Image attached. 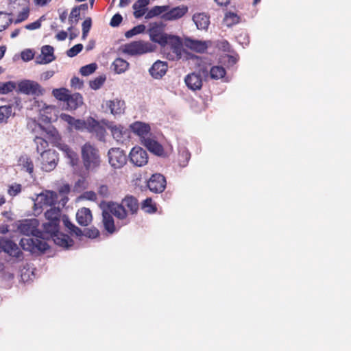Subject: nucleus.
<instances>
[{
    "label": "nucleus",
    "mask_w": 351,
    "mask_h": 351,
    "mask_svg": "<svg viewBox=\"0 0 351 351\" xmlns=\"http://www.w3.org/2000/svg\"><path fill=\"white\" fill-rule=\"evenodd\" d=\"M39 221L37 219H27L19 221L17 228L19 231L27 237L22 238L20 241V245L26 251L32 253L45 252L49 245L45 240L49 239L45 231H40L38 229Z\"/></svg>",
    "instance_id": "1"
},
{
    "label": "nucleus",
    "mask_w": 351,
    "mask_h": 351,
    "mask_svg": "<svg viewBox=\"0 0 351 351\" xmlns=\"http://www.w3.org/2000/svg\"><path fill=\"white\" fill-rule=\"evenodd\" d=\"M46 219L49 221L43 224V229L47 237L51 238L54 243L64 249H69L73 245V240L68 234L59 232L61 210L58 207H51L45 213Z\"/></svg>",
    "instance_id": "2"
},
{
    "label": "nucleus",
    "mask_w": 351,
    "mask_h": 351,
    "mask_svg": "<svg viewBox=\"0 0 351 351\" xmlns=\"http://www.w3.org/2000/svg\"><path fill=\"white\" fill-rule=\"evenodd\" d=\"M82 157L85 169L93 171L100 164L98 150L90 143L84 144L82 147Z\"/></svg>",
    "instance_id": "3"
},
{
    "label": "nucleus",
    "mask_w": 351,
    "mask_h": 351,
    "mask_svg": "<svg viewBox=\"0 0 351 351\" xmlns=\"http://www.w3.org/2000/svg\"><path fill=\"white\" fill-rule=\"evenodd\" d=\"M154 46L143 40L133 41L123 46V52L132 56H141L154 51Z\"/></svg>",
    "instance_id": "4"
},
{
    "label": "nucleus",
    "mask_w": 351,
    "mask_h": 351,
    "mask_svg": "<svg viewBox=\"0 0 351 351\" xmlns=\"http://www.w3.org/2000/svg\"><path fill=\"white\" fill-rule=\"evenodd\" d=\"M171 51L167 53V58L175 61L181 59L183 52V45L180 38L178 36L170 35L167 38V45Z\"/></svg>",
    "instance_id": "5"
},
{
    "label": "nucleus",
    "mask_w": 351,
    "mask_h": 351,
    "mask_svg": "<svg viewBox=\"0 0 351 351\" xmlns=\"http://www.w3.org/2000/svg\"><path fill=\"white\" fill-rule=\"evenodd\" d=\"M39 160L41 163V169L45 171L49 172L57 166L58 154L53 149L45 150L40 154Z\"/></svg>",
    "instance_id": "6"
},
{
    "label": "nucleus",
    "mask_w": 351,
    "mask_h": 351,
    "mask_svg": "<svg viewBox=\"0 0 351 351\" xmlns=\"http://www.w3.org/2000/svg\"><path fill=\"white\" fill-rule=\"evenodd\" d=\"M148 33L150 40L152 42L159 44L161 47H166L167 38L169 34L162 32V25L161 23H150Z\"/></svg>",
    "instance_id": "7"
},
{
    "label": "nucleus",
    "mask_w": 351,
    "mask_h": 351,
    "mask_svg": "<svg viewBox=\"0 0 351 351\" xmlns=\"http://www.w3.org/2000/svg\"><path fill=\"white\" fill-rule=\"evenodd\" d=\"M108 156L110 165L114 169H120L127 162V156L120 148H111Z\"/></svg>",
    "instance_id": "8"
},
{
    "label": "nucleus",
    "mask_w": 351,
    "mask_h": 351,
    "mask_svg": "<svg viewBox=\"0 0 351 351\" xmlns=\"http://www.w3.org/2000/svg\"><path fill=\"white\" fill-rule=\"evenodd\" d=\"M19 91L29 95H40L43 90L40 84L34 81L25 80L18 84Z\"/></svg>",
    "instance_id": "9"
},
{
    "label": "nucleus",
    "mask_w": 351,
    "mask_h": 351,
    "mask_svg": "<svg viewBox=\"0 0 351 351\" xmlns=\"http://www.w3.org/2000/svg\"><path fill=\"white\" fill-rule=\"evenodd\" d=\"M130 161L137 167L145 165L148 162L147 152L141 147H134L129 154Z\"/></svg>",
    "instance_id": "10"
},
{
    "label": "nucleus",
    "mask_w": 351,
    "mask_h": 351,
    "mask_svg": "<svg viewBox=\"0 0 351 351\" xmlns=\"http://www.w3.org/2000/svg\"><path fill=\"white\" fill-rule=\"evenodd\" d=\"M1 251L18 258L23 254L16 243L4 237H0V252Z\"/></svg>",
    "instance_id": "11"
},
{
    "label": "nucleus",
    "mask_w": 351,
    "mask_h": 351,
    "mask_svg": "<svg viewBox=\"0 0 351 351\" xmlns=\"http://www.w3.org/2000/svg\"><path fill=\"white\" fill-rule=\"evenodd\" d=\"M166 180L160 173L153 174L147 181V187L155 193H162L166 187Z\"/></svg>",
    "instance_id": "12"
},
{
    "label": "nucleus",
    "mask_w": 351,
    "mask_h": 351,
    "mask_svg": "<svg viewBox=\"0 0 351 351\" xmlns=\"http://www.w3.org/2000/svg\"><path fill=\"white\" fill-rule=\"evenodd\" d=\"M100 208H104L112 216H115L119 219H124L127 217V212L124 206L112 202H102L100 204Z\"/></svg>",
    "instance_id": "13"
},
{
    "label": "nucleus",
    "mask_w": 351,
    "mask_h": 351,
    "mask_svg": "<svg viewBox=\"0 0 351 351\" xmlns=\"http://www.w3.org/2000/svg\"><path fill=\"white\" fill-rule=\"evenodd\" d=\"M188 12L186 5H180L168 10L161 16V19L165 21L178 20L184 16Z\"/></svg>",
    "instance_id": "14"
},
{
    "label": "nucleus",
    "mask_w": 351,
    "mask_h": 351,
    "mask_svg": "<svg viewBox=\"0 0 351 351\" xmlns=\"http://www.w3.org/2000/svg\"><path fill=\"white\" fill-rule=\"evenodd\" d=\"M106 126L107 128L110 130L114 139L117 142L123 143L129 137L128 130L121 125H115L113 123H109Z\"/></svg>",
    "instance_id": "15"
},
{
    "label": "nucleus",
    "mask_w": 351,
    "mask_h": 351,
    "mask_svg": "<svg viewBox=\"0 0 351 351\" xmlns=\"http://www.w3.org/2000/svg\"><path fill=\"white\" fill-rule=\"evenodd\" d=\"M202 73H192L185 77L184 82L187 87L193 90H199L202 86Z\"/></svg>",
    "instance_id": "16"
},
{
    "label": "nucleus",
    "mask_w": 351,
    "mask_h": 351,
    "mask_svg": "<svg viewBox=\"0 0 351 351\" xmlns=\"http://www.w3.org/2000/svg\"><path fill=\"white\" fill-rule=\"evenodd\" d=\"M168 64L167 62L157 60L149 69V72L154 79H160L166 74Z\"/></svg>",
    "instance_id": "17"
},
{
    "label": "nucleus",
    "mask_w": 351,
    "mask_h": 351,
    "mask_svg": "<svg viewBox=\"0 0 351 351\" xmlns=\"http://www.w3.org/2000/svg\"><path fill=\"white\" fill-rule=\"evenodd\" d=\"M97 125V121L92 117H89L86 120L75 119L72 128L82 132L85 130L89 132V130H92Z\"/></svg>",
    "instance_id": "18"
},
{
    "label": "nucleus",
    "mask_w": 351,
    "mask_h": 351,
    "mask_svg": "<svg viewBox=\"0 0 351 351\" xmlns=\"http://www.w3.org/2000/svg\"><path fill=\"white\" fill-rule=\"evenodd\" d=\"M20 104L21 101L18 99L14 104L0 106V123H7L9 117L14 116L15 112L12 111V108L15 107L19 109Z\"/></svg>",
    "instance_id": "19"
},
{
    "label": "nucleus",
    "mask_w": 351,
    "mask_h": 351,
    "mask_svg": "<svg viewBox=\"0 0 351 351\" xmlns=\"http://www.w3.org/2000/svg\"><path fill=\"white\" fill-rule=\"evenodd\" d=\"M142 143L146 148L153 154L157 156H162L164 154L162 146L156 141L151 138H144Z\"/></svg>",
    "instance_id": "20"
},
{
    "label": "nucleus",
    "mask_w": 351,
    "mask_h": 351,
    "mask_svg": "<svg viewBox=\"0 0 351 351\" xmlns=\"http://www.w3.org/2000/svg\"><path fill=\"white\" fill-rule=\"evenodd\" d=\"M200 72L202 73L204 77L210 76L211 79L219 80L223 77L226 75V70L221 66H214L210 68L208 71L206 69H201Z\"/></svg>",
    "instance_id": "21"
},
{
    "label": "nucleus",
    "mask_w": 351,
    "mask_h": 351,
    "mask_svg": "<svg viewBox=\"0 0 351 351\" xmlns=\"http://www.w3.org/2000/svg\"><path fill=\"white\" fill-rule=\"evenodd\" d=\"M149 2V0H137L133 4L134 16L136 19H139L147 14Z\"/></svg>",
    "instance_id": "22"
},
{
    "label": "nucleus",
    "mask_w": 351,
    "mask_h": 351,
    "mask_svg": "<svg viewBox=\"0 0 351 351\" xmlns=\"http://www.w3.org/2000/svg\"><path fill=\"white\" fill-rule=\"evenodd\" d=\"M38 198L40 199V203L43 206H53L58 202V194L54 191H47L44 193H41Z\"/></svg>",
    "instance_id": "23"
},
{
    "label": "nucleus",
    "mask_w": 351,
    "mask_h": 351,
    "mask_svg": "<svg viewBox=\"0 0 351 351\" xmlns=\"http://www.w3.org/2000/svg\"><path fill=\"white\" fill-rule=\"evenodd\" d=\"M76 219L81 226H86L92 221V214L89 208H82L77 212Z\"/></svg>",
    "instance_id": "24"
},
{
    "label": "nucleus",
    "mask_w": 351,
    "mask_h": 351,
    "mask_svg": "<svg viewBox=\"0 0 351 351\" xmlns=\"http://www.w3.org/2000/svg\"><path fill=\"white\" fill-rule=\"evenodd\" d=\"M193 21L198 29L206 30L210 24L209 16L205 13H196L193 16Z\"/></svg>",
    "instance_id": "25"
},
{
    "label": "nucleus",
    "mask_w": 351,
    "mask_h": 351,
    "mask_svg": "<svg viewBox=\"0 0 351 351\" xmlns=\"http://www.w3.org/2000/svg\"><path fill=\"white\" fill-rule=\"evenodd\" d=\"M130 128L134 133L136 134L141 138H147V135L149 134L150 127L149 125L141 122H135L130 125Z\"/></svg>",
    "instance_id": "26"
},
{
    "label": "nucleus",
    "mask_w": 351,
    "mask_h": 351,
    "mask_svg": "<svg viewBox=\"0 0 351 351\" xmlns=\"http://www.w3.org/2000/svg\"><path fill=\"white\" fill-rule=\"evenodd\" d=\"M101 208L102 210V222L104 228L108 232L112 234L115 231L114 219L110 213L106 210V209L104 208Z\"/></svg>",
    "instance_id": "27"
},
{
    "label": "nucleus",
    "mask_w": 351,
    "mask_h": 351,
    "mask_svg": "<svg viewBox=\"0 0 351 351\" xmlns=\"http://www.w3.org/2000/svg\"><path fill=\"white\" fill-rule=\"evenodd\" d=\"M65 102H66L69 110H75L83 104V97L78 93L69 94Z\"/></svg>",
    "instance_id": "28"
},
{
    "label": "nucleus",
    "mask_w": 351,
    "mask_h": 351,
    "mask_svg": "<svg viewBox=\"0 0 351 351\" xmlns=\"http://www.w3.org/2000/svg\"><path fill=\"white\" fill-rule=\"evenodd\" d=\"M106 105L109 108L110 112L115 114H120L124 112L125 102L119 99H114L106 101Z\"/></svg>",
    "instance_id": "29"
},
{
    "label": "nucleus",
    "mask_w": 351,
    "mask_h": 351,
    "mask_svg": "<svg viewBox=\"0 0 351 351\" xmlns=\"http://www.w3.org/2000/svg\"><path fill=\"white\" fill-rule=\"evenodd\" d=\"M185 45L188 48L199 53L204 52L208 47L206 42L191 38H186Z\"/></svg>",
    "instance_id": "30"
},
{
    "label": "nucleus",
    "mask_w": 351,
    "mask_h": 351,
    "mask_svg": "<svg viewBox=\"0 0 351 351\" xmlns=\"http://www.w3.org/2000/svg\"><path fill=\"white\" fill-rule=\"evenodd\" d=\"M57 147L61 150L65 156L70 159V163L71 165L74 166L77 164L78 161L77 154L73 151L69 145L65 143H58Z\"/></svg>",
    "instance_id": "31"
},
{
    "label": "nucleus",
    "mask_w": 351,
    "mask_h": 351,
    "mask_svg": "<svg viewBox=\"0 0 351 351\" xmlns=\"http://www.w3.org/2000/svg\"><path fill=\"white\" fill-rule=\"evenodd\" d=\"M43 132L42 135L44 138L51 141H56L58 138V132L57 130L51 125H48L46 127L38 125Z\"/></svg>",
    "instance_id": "32"
},
{
    "label": "nucleus",
    "mask_w": 351,
    "mask_h": 351,
    "mask_svg": "<svg viewBox=\"0 0 351 351\" xmlns=\"http://www.w3.org/2000/svg\"><path fill=\"white\" fill-rule=\"evenodd\" d=\"M169 9V5H156L149 10L145 16V19H150L154 17L162 15Z\"/></svg>",
    "instance_id": "33"
},
{
    "label": "nucleus",
    "mask_w": 351,
    "mask_h": 351,
    "mask_svg": "<svg viewBox=\"0 0 351 351\" xmlns=\"http://www.w3.org/2000/svg\"><path fill=\"white\" fill-rule=\"evenodd\" d=\"M62 222L64 226L67 228L69 232L71 235H75L77 237H82V230L75 226L69 219V217L66 215H63L62 217Z\"/></svg>",
    "instance_id": "34"
},
{
    "label": "nucleus",
    "mask_w": 351,
    "mask_h": 351,
    "mask_svg": "<svg viewBox=\"0 0 351 351\" xmlns=\"http://www.w3.org/2000/svg\"><path fill=\"white\" fill-rule=\"evenodd\" d=\"M19 165L29 174L32 175L34 172V164L31 158L26 154L22 155L19 159Z\"/></svg>",
    "instance_id": "35"
},
{
    "label": "nucleus",
    "mask_w": 351,
    "mask_h": 351,
    "mask_svg": "<svg viewBox=\"0 0 351 351\" xmlns=\"http://www.w3.org/2000/svg\"><path fill=\"white\" fill-rule=\"evenodd\" d=\"M125 206L130 209L132 214H134L138 209V204L137 199L132 196H127L123 200Z\"/></svg>",
    "instance_id": "36"
},
{
    "label": "nucleus",
    "mask_w": 351,
    "mask_h": 351,
    "mask_svg": "<svg viewBox=\"0 0 351 351\" xmlns=\"http://www.w3.org/2000/svg\"><path fill=\"white\" fill-rule=\"evenodd\" d=\"M112 66H114V70L117 73H122L128 69L129 63L126 60L118 58L113 62Z\"/></svg>",
    "instance_id": "37"
},
{
    "label": "nucleus",
    "mask_w": 351,
    "mask_h": 351,
    "mask_svg": "<svg viewBox=\"0 0 351 351\" xmlns=\"http://www.w3.org/2000/svg\"><path fill=\"white\" fill-rule=\"evenodd\" d=\"M41 54L46 60H49V63L56 59L54 56V49L51 45H44L41 48Z\"/></svg>",
    "instance_id": "38"
},
{
    "label": "nucleus",
    "mask_w": 351,
    "mask_h": 351,
    "mask_svg": "<svg viewBox=\"0 0 351 351\" xmlns=\"http://www.w3.org/2000/svg\"><path fill=\"white\" fill-rule=\"evenodd\" d=\"M25 4H26V6H29V1L27 0H16L12 2H9V10H10L11 13L21 10V8L25 7Z\"/></svg>",
    "instance_id": "39"
},
{
    "label": "nucleus",
    "mask_w": 351,
    "mask_h": 351,
    "mask_svg": "<svg viewBox=\"0 0 351 351\" xmlns=\"http://www.w3.org/2000/svg\"><path fill=\"white\" fill-rule=\"evenodd\" d=\"M52 94L54 97L58 100L66 101L69 95V90L64 88H56L52 91Z\"/></svg>",
    "instance_id": "40"
},
{
    "label": "nucleus",
    "mask_w": 351,
    "mask_h": 351,
    "mask_svg": "<svg viewBox=\"0 0 351 351\" xmlns=\"http://www.w3.org/2000/svg\"><path fill=\"white\" fill-rule=\"evenodd\" d=\"M10 15V14L0 12V32L5 29L12 23V19L9 17Z\"/></svg>",
    "instance_id": "41"
},
{
    "label": "nucleus",
    "mask_w": 351,
    "mask_h": 351,
    "mask_svg": "<svg viewBox=\"0 0 351 351\" xmlns=\"http://www.w3.org/2000/svg\"><path fill=\"white\" fill-rule=\"evenodd\" d=\"M34 143L36 145L37 152H40V154L43 152L45 151V149L48 147L47 139H46L43 136H36L34 138Z\"/></svg>",
    "instance_id": "42"
},
{
    "label": "nucleus",
    "mask_w": 351,
    "mask_h": 351,
    "mask_svg": "<svg viewBox=\"0 0 351 351\" xmlns=\"http://www.w3.org/2000/svg\"><path fill=\"white\" fill-rule=\"evenodd\" d=\"M145 29H146V27L143 24L136 25V26L134 27L133 28H132L131 29L127 31L125 33V36L127 38H132V36H134L135 35H137L138 34L144 32Z\"/></svg>",
    "instance_id": "43"
},
{
    "label": "nucleus",
    "mask_w": 351,
    "mask_h": 351,
    "mask_svg": "<svg viewBox=\"0 0 351 351\" xmlns=\"http://www.w3.org/2000/svg\"><path fill=\"white\" fill-rule=\"evenodd\" d=\"M16 84L14 82H0V93L8 94L14 90Z\"/></svg>",
    "instance_id": "44"
},
{
    "label": "nucleus",
    "mask_w": 351,
    "mask_h": 351,
    "mask_svg": "<svg viewBox=\"0 0 351 351\" xmlns=\"http://www.w3.org/2000/svg\"><path fill=\"white\" fill-rule=\"evenodd\" d=\"M97 68V65L96 63H91L82 66L80 68V73L83 76H88L93 73L96 71Z\"/></svg>",
    "instance_id": "45"
},
{
    "label": "nucleus",
    "mask_w": 351,
    "mask_h": 351,
    "mask_svg": "<svg viewBox=\"0 0 351 351\" xmlns=\"http://www.w3.org/2000/svg\"><path fill=\"white\" fill-rule=\"evenodd\" d=\"M25 7L21 8V10H18L19 12L16 19L14 21L15 24L24 21L28 18L29 13V6H26V4H25Z\"/></svg>",
    "instance_id": "46"
},
{
    "label": "nucleus",
    "mask_w": 351,
    "mask_h": 351,
    "mask_svg": "<svg viewBox=\"0 0 351 351\" xmlns=\"http://www.w3.org/2000/svg\"><path fill=\"white\" fill-rule=\"evenodd\" d=\"M106 80L105 76H99L96 77L95 80H91L89 82L90 87L93 90H98L99 89L101 86L104 84Z\"/></svg>",
    "instance_id": "47"
},
{
    "label": "nucleus",
    "mask_w": 351,
    "mask_h": 351,
    "mask_svg": "<svg viewBox=\"0 0 351 351\" xmlns=\"http://www.w3.org/2000/svg\"><path fill=\"white\" fill-rule=\"evenodd\" d=\"M92 26V20L90 17L86 19L82 24V39L85 40Z\"/></svg>",
    "instance_id": "48"
},
{
    "label": "nucleus",
    "mask_w": 351,
    "mask_h": 351,
    "mask_svg": "<svg viewBox=\"0 0 351 351\" xmlns=\"http://www.w3.org/2000/svg\"><path fill=\"white\" fill-rule=\"evenodd\" d=\"M99 234V230L96 228H85L84 231H82V235L85 236L87 238L95 239L97 237Z\"/></svg>",
    "instance_id": "49"
},
{
    "label": "nucleus",
    "mask_w": 351,
    "mask_h": 351,
    "mask_svg": "<svg viewBox=\"0 0 351 351\" xmlns=\"http://www.w3.org/2000/svg\"><path fill=\"white\" fill-rule=\"evenodd\" d=\"M83 49V45L82 44H77L72 47L66 51V55L69 57L73 58L77 56Z\"/></svg>",
    "instance_id": "50"
},
{
    "label": "nucleus",
    "mask_w": 351,
    "mask_h": 351,
    "mask_svg": "<svg viewBox=\"0 0 351 351\" xmlns=\"http://www.w3.org/2000/svg\"><path fill=\"white\" fill-rule=\"evenodd\" d=\"M143 208H147L146 212L149 213H153L156 210V207L152 204L150 198H147L143 201Z\"/></svg>",
    "instance_id": "51"
},
{
    "label": "nucleus",
    "mask_w": 351,
    "mask_h": 351,
    "mask_svg": "<svg viewBox=\"0 0 351 351\" xmlns=\"http://www.w3.org/2000/svg\"><path fill=\"white\" fill-rule=\"evenodd\" d=\"M21 191V185L19 184H14L9 186L8 193L11 196H16Z\"/></svg>",
    "instance_id": "52"
},
{
    "label": "nucleus",
    "mask_w": 351,
    "mask_h": 351,
    "mask_svg": "<svg viewBox=\"0 0 351 351\" xmlns=\"http://www.w3.org/2000/svg\"><path fill=\"white\" fill-rule=\"evenodd\" d=\"M90 132H96L99 136V139L101 140L104 137L105 129L99 125L97 122V125L94 127L92 130H89Z\"/></svg>",
    "instance_id": "53"
},
{
    "label": "nucleus",
    "mask_w": 351,
    "mask_h": 351,
    "mask_svg": "<svg viewBox=\"0 0 351 351\" xmlns=\"http://www.w3.org/2000/svg\"><path fill=\"white\" fill-rule=\"evenodd\" d=\"M34 53L32 49H25L21 52V58L24 61H29L34 58Z\"/></svg>",
    "instance_id": "54"
},
{
    "label": "nucleus",
    "mask_w": 351,
    "mask_h": 351,
    "mask_svg": "<svg viewBox=\"0 0 351 351\" xmlns=\"http://www.w3.org/2000/svg\"><path fill=\"white\" fill-rule=\"evenodd\" d=\"M123 20V17L122 16L117 13V14H115L111 19L110 20V25L112 26V27H118L120 23H121Z\"/></svg>",
    "instance_id": "55"
},
{
    "label": "nucleus",
    "mask_w": 351,
    "mask_h": 351,
    "mask_svg": "<svg viewBox=\"0 0 351 351\" xmlns=\"http://www.w3.org/2000/svg\"><path fill=\"white\" fill-rule=\"evenodd\" d=\"M71 86L80 89L83 86V81L81 80L78 77H73L71 80Z\"/></svg>",
    "instance_id": "56"
},
{
    "label": "nucleus",
    "mask_w": 351,
    "mask_h": 351,
    "mask_svg": "<svg viewBox=\"0 0 351 351\" xmlns=\"http://www.w3.org/2000/svg\"><path fill=\"white\" fill-rule=\"evenodd\" d=\"M60 119L66 122L70 126L73 127L75 118L65 113L60 114Z\"/></svg>",
    "instance_id": "57"
},
{
    "label": "nucleus",
    "mask_w": 351,
    "mask_h": 351,
    "mask_svg": "<svg viewBox=\"0 0 351 351\" xmlns=\"http://www.w3.org/2000/svg\"><path fill=\"white\" fill-rule=\"evenodd\" d=\"M60 119L66 122L70 126L73 127L75 118L65 113L60 114Z\"/></svg>",
    "instance_id": "58"
},
{
    "label": "nucleus",
    "mask_w": 351,
    "mask_h": 351,
    "mask_svg": "<svg viewBox=\"0 0 351 351\" xmlns=\"http://www.w3.org/2000/svg\"><path fill=\"white\" fill-rule=\"evenodd\" d=\"M41 23L40 20H37L32 23L27 24L25 26V28L29 30H34L40 28Z\"/></svg>",
    "instance_id": "59"
},
{
    "label": "nucleus",
    "mask_w": 351,
    "mask_h": 351,
    "mask_svg": "<svg viewBox=\"0 0 351 351\" xmlns=\"http://www.w3.org/2000/svg\"><path fill=\"white\" fill-rule=\"evenodd\" d=\"M181 156L184 157L185 158V160L184 161H182L181 160H180V165L182 167H185L187 165V163L190 159L191 154L189 152L184 151L182 153Z\"/></svg>",
    "instance_id": "60"
},
{
    "label": "nucleus",
    "mask_w": 351,
    "mask_h": 351,
    "mask_svg": "<svg viewBox=\"0 0 351 351\" xmlns=\"http://www.w3.org/2000/svg\"><path fill=\"white\" fill-rule=\"evenodd\" d=\"M35 62L37 64H47L49 63V60H46L41 53L36 57Z\"/></svg>",
    "instance_id": "61"
},
{
    "label": "nucleus",
    "mask_w": 351,
    "mask_h": 351,
    "mask_svg": "<svg viewBox=\"0 0 351 351\" xmlns=\"http://www.w3.org/2000/svg\"><path fill=\"white\" fill-rule=\"evenodd\" d=\"M55 72L53 71H47L43 73L40 75L41 80H47L52 77L54 75Z\"/></svg>",
    "instance_id": "62"
},
{
    "label": "nucleus",
    "mask_w": 351,
    "mask_h": 351,
    "mask_svg": "<svg viewBox=\"0 0 351 351\" xmlns=\"http://www.w3.org/2000/svg\"><path fill=\"white\" fill-rule=\"evenodd\" d=\"M80 12L78 10V8L74 7L69 15L70 18L80 19Z\"/></svg>",
    "instance_id": "63"
},
{
    "label": "nucleus",
    "mask_w": 351,
    "mask_h": 351,
    "mask_svg": "<svg viewBox=\"0 0 351 351\" xmlns=\"http://www.w3.org/2000/svg\"><path fill=\"white\" fill-rule=\"evenodd\" d=\"M99 193L102 195L103 197H106L107 196L108 193V189L106 186L105 185H101L99 188V191H98Z\"/></svg>",
    "instance_id": "64"
}]
</instances>
